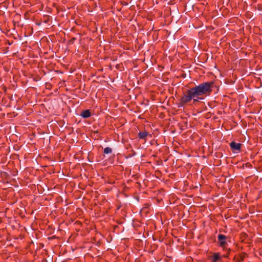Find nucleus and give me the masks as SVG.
<instances>
[{
	"mask_svg": "<svg viewBox=\"0 0 262 262\" xmlns=\"http://www.w3.org/2000/svg\"><path fill=\"white\" fill-rule=\"evenodd\" d=\"M213 82H205L188 90L180 100L179 106H182L193 100V103L204 99L212 92Z\"/></svg>",
	"mask_w": 262,
	"mask_h": 262,
	"instance_id": "f257e3e1",
	"label": "nucleus"
},
{
	"mask_svg": "<svg viewBox=\"0 0 262 262\" xmlns=\"http://www.w3.org/2000/svg\"><path fill=\"white\" fill-rule=\"evenodd\" d=\"M217 239L219 243V246L222 247L224 250H227L229 252L228 253H229V251H230V249L227 248V243L226 241L227 237L225 235L220 234L217 236ZM228 256V255H227L226 256Z\"/></svg>",
	"mask_w": 262,
	"mask_h": 262,
	"instance_id": "f03ea898",
	"label": "nucleus"
},
{
	"mask_svg": "<svg viewBox=\"0 0 262 262\" xmlns=\"http://www.w3.org/2000/svg\"><path fill=\"white\" fill-rule=\"evenodd\" d=\"M242 144L239 143H236L232 141L230 143V146L231 148L234 152L238 153L240 151Z\"/></svg>",
	"mask_w": 262,
	"mask_h": 262,
	"instance_id": "7ed1b4c3",
	"label": "nucleus"
},
{
	"mask_svg": "<svg viewBox=\"0 0 262 262\" xmlns=\"http://www.w3.org/2000/svg\"><path fill=\"white\" fill-rule=\"evenodd\" d=\"M247 256V254L246 253L242 252L235 256V258L237 262H242Z\"/></svg>",
	"mask_w": 262,
	"mask_h": 262,
	"instance_id": "20e7f679",
	"label": "nucleus"
},
{
	"mask_svg": "<svg viewBox=\"0 0 262 262\" xmlns=\"http://www.w3.org/2000/svg\"><path fill=\"white\" fill-rule=\"evenodd\" d=\"M221 258L219 253H214L211 256V262H217Z\"/></svg>",
	"mask_w": 262,
	"mask_h": 262,
	"instance_id": "39448f33",
	"label": "nucleus"
},
{
	"mask_svg": "<svg viewBox=\"0 0 262 262\" xmlns=\"http://www.w3.org/2000/svg\"><path fill=\"white\" fill-rule=\"evenodd\" d=\"M80 116L83 118H88L91 116V112L89 110L83 111Z\"/></svg>",
	"mask_w": 262,
	"mask_h": 262,
	"instance_id": "423d86ee",
	"label": "nucleus"
},
{
	"mask_svg": "<svg viewBox=\"0 0 262 262\" xmlns=\"http://www.w3.org/2000/svg\"><path fill=\"white\" fill-rule=\"evenodd\" d=\"M148 133L146 131L145 132H140L138 134V137L140 139H144L146 138V137L147 136Z\"/></svg>",
	"mask_w": 262,
	"mask_h": 262,
	"instance_id": "0eeeda50",
	"label": "nucleus"
},
{
	"mask_svg": "<svg viewBox=\"0 0 262 262\" xmlns=\"http://www.w3.org/2000/svg\"><path fill=\"white\" fill-rule=\"evenodd\" d=\"M103 152L105 154H109L112 152V149L109 147H105L104 149Z\"/></svg>",
	"mask_w": 262,
	"mask_h": 262,
	"instance_id": "6e6552de",
	"label": "nucleus"
},
{
	"mask_svg": "<svg viewBox=\"0 0 262 262\" xmlns=\"http://www.w3.org/2000/svg\"><path fill=\"white\" fill-rule=\"evenodd\" d=\"M75 39V38H73L72 39V40H74Z\"/></svg>",
	"mask_w": 262,
	"mask_h": 262,
	"instance_id": "1a4fd4ad",
	"label": "nucleus"
}]
</instances>
